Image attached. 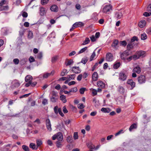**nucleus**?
<instances>
[{
  "label": "nucleus",
  "mask_w": 151,
  "mask_h": 151,
  "mask_svg": "<svg viewBox=\"0 0 151 151\" xmlns=\"http://www.w3.org/2000/svg\"><path fill=\"white\" fill-rule=\"evenodd\" d=\"M57 139L58 141H62L63 139V135L61 133L59 132L54 135L52 137L53 140H55Z\"/></svg>",
  "instance_id": "obj_1"
},
{
  "label": "nucleus",
  "mask_w": 151,
  "mask_h": 151,
  "mask_svg": "<svg viewBox=\"0 0 151 151\" xmlns=\"http://www.w3.org/2000/svg\"><path fill=\"white\" fill-rule=\"evenodd\" d=\"M112 10V6L110 4L106 5L103 8L102 12L104 13H107L108 12H110Z\"/></svg>",
  "instance_id": "obj_2"
},
{
  "label": "nucleus",
  "mask_w": 151,
  "mask_h": 151,
  "mask_svg": "<svg viewBox=\"0 0 151 151\" xmlns=\"http://www.w3.org/2000/svg\"><path fill=\"white\" fill-rule=\"evenodd\" d=\"M119 41L117 40H114L112 44L111 47H112L115 50H117L119 47L118 45Z\"/></svg>",
  "instance_id": "obj_3"
},
{
  "label": "nucleus",
  "mask_w": 151,
  "mask_h": 151,
  "mask_svg": "<svg viewBox=\"0 0 151 151\" xmlns=\"http://www.w3.org/2000/svg\"><path fill=\"white\" fill-rule=\"evenodd\" d=\"M106 59L108 61H112L113 60L112 54L110 52L107 53L106 55Z\"/></svg>",
  "instance_id": "obj_4"
},
{
  "label": "nucleus",
  "mask_w": 151,
  "mask_h": 151,
  "mask_svg": "<svg viewBox=\"0 0 151 151\" xmlns=\"http://www.w3.org/2000/svg\"><path fill=\"white\" fill-rule=\"evenodd\" d=\"M138 81L139 83L140 84L144 83L146 81L145 76L143 75H140L138 78Z\"/></svg>",
  "instance_id": "obj_5"
},
{
  "label": "nucleus",
  "mask_w": 151,
  "mask_h": 151,
  "mask_svg": "<svg viewBox=\"0 0 151 151\" xmlns=\"http://www.w3.org/2000/svg\"><path fill=\"white\" fill-rule=\"evenodd\" d=\"M45 124L47 130L50 132L52 130L51 125L50 121L49 119H47L46 120Z\"/></svg>",
  "instance_id": "obj_6"
},
{
  "label": "nucleus",
  "mask_w": 151,
  "mask_h": 151,
  "mask_svg": "<svg viewBox=\"0 0 151 151\" xmlns=\"http://www.w3.org/2000/svg\"><path fill=\"white\" fill-rule=\"evenodd\" d=\"M127 76L123 72H121L119 75V79L122 81H124L126 80Z\"/></svg>",
  "instance_id": "obj_7"
},
{
  "label": "nucleus",
  "mask_w": 151,
  "mask_h": 151,
  "mask_svg": "<svg viewBox=\"0 0 151 151\" xmlns=\"http://www.w3.org/2000/svg\"><path fill=\"white\" fill-rule=\"evenodd\" d=\"M129 55V52L128 50H126L124 51L123 53H121L120 57L122 59L125 60L127 56Z\"/></svg>",
  "instance_id": "obj_8"
},
{
  "label": "nucleus",
  "mask_w": 151,
  "mask_h": 151,
  "mask_svg": "<svg viewBox=\"0 0 151 151\" xmlns=\"http://www.w3.org/2000/svg\"><path fill=\"white\" fill-rule=\"evenodd\" d=\"M12 88H18L20 85V83L19 81L17 80H15L12 81Z\"/></svg>",
  "instance_id": "obj_9"
},
{
  "label": "nucleus",
  "mask_w": 151,
  "mask_h": 151,
  "mask_svg": "<svg viewBox=\"0 0 151 151\" xmlns=\"http://www.w3.org/2000/svg\"><path fill=\"white\" fill-rule=\"evenodd\" d=\"M58 98V96L57 93H53L52 94V96L50 98L51 101L53 102H56Z\"/></svg>",
  "instance_id": "obj_10"
},
{
  "label": "nucleus",
  "mask_w": 151,
  "mask_h": 151,
  "mask_svg": "<svg viewBox=\"0 0 151 151\" xmlns=\"http://www.w3.org/2000/svg\"><path fill=\"white\" fill-rule=\"evenodd\" d=\"M127 83L131 86V89H132L135 86V83L132 79H128L127 81Z\"/></svg>",
  "instance_id": "obj_11"
},
{
  "label": "nucleus",
  "mask_w": 151,
  "mask_h": 151,
  "mask_svg": "<svg viewBox=\"0 0 151 151\" xmlns=\"http://www.w3.org/2000/svg\"><path fill=\"white\" fill-rule=\"evenodd\" d=\"M99 78L98 74L97 72H94L92 75V79L94 81H96Z\"/></svg>",
  "instance_id": "obj_12"
},
{
  "label": "nucleus",
  "mask_w": 151,
  "mask_h": 151,
  "mask_svg": "<svg viewBox=\"0 0 151 151\" xmlns=\"http://www.w3.org/2000/svg\"><path fill=\"white\" fill-rule=\"evenodd\" d=\"M72 71L76 73H79L81 72V70L78 67H73Z\"/></svg>",
  "instance_id": "obj_13"
},
{
  "label": "nucleus",
  "mask_w": 151,
  "mask_h": 151,
  "mask_svg": "<svg viewBox=\"0 0 151 151\" xmlns=\"http://www.w3.org/2000/svg\"><path fill=\"white\" fill-rule=\"evenodd\" d=\"M145 52L143 51L140 50L137 51L136 52V54L138 55V57L139 58L142 56V57L144 56V55L145 54Z\"/></svg>",
  "instance_id": "obj_14"
},
{
  "label": "nucleus",
  "mask_w": 151,
  "mask_h": 151,
  "mask_svg": "<svg viewBox=\"0 0 151 151\" xmlns=\"http://www.w3.org/2000/svg\"><path fill=\"white\" fill-rule=\"evenodd\" d=\"M98 87L102 88H104L105 87V84L101 81H99L97 82V83Z\"/></svg>",
  "instance_id": "obj_15"
},
{
  "label": "nucleus",
  "mask_w": 151,
  "mask_h": 151,
  "mask_svg": "<svg viewBox=\"0 0 151 151\" xmlns=\"http://www.w3.org/2000/svg\"><path fill=\"white\" fill-rule=\"evenodd\" d=\"M133 72L137 73H139L141 71L140 68L139 66H136L134 67L132 70Z\"/></svg>",
  "instance_id": "obj_16"
},
{
  "label": "nucleus",
  "mask_w": 151,
  "mask_h": 151,
  "mask_svg": "<svg viewBox=\"0 0 151 151\" xmlns=\"http://www.w3.org/2000/svg\"><path fill=\"white\" fill-rule=\"evenodd\" d=\"M122 17V14L120 12H116L115 13V17L117 19H120Z\"/></svg>",
  "instance_id": "obj_17"
},
{
  "label": "nucleus",
  "mask_w": 151,
  "mask_h": 151,
  "mask_svg": "<svg viewBox=\"0 0 151 151\" xmlns=\"http://www.w3.org/2000/svg\"><path fill=\"white\" fill-rule=\"evenodd\" d=\"M84 24L81 22H76L74 24V26H76V27H81L84 26Z\"/></svg>",
  "instance_id": "obj_18"
},
{
  "label": "nucleus",
  "mask_w": 151,
  "mask_h": 151,
  "mask_svg": "<svg viewBox=\"0 0 151 151\" xmlns=\"http://www.w3.org/2000/svg\"><path fill=\"white\" fill-rule=\"evenodd\" d=\"M32 80V77L29 75H27L26 76L25 78V81L27 82H31Z\"/></svg>",
  "instance_id": "obj_19"
},
{
  "label": "nucleus",
  "mask_w": 151,
  "mask_h": 151,
  "mask_svg": "<svg viewBox=\"0 0 151 151\" xmlns=\"http://www.w3.org/2000/svg\"><path fill=\"white\" fill-rule=\"evenodd\" d=\"M50 10L52 11L57 12L58 11V8L57 5H52L50 8Z\"/></svg>",
  "instance_id": "obj_20"
},
{
  "label": "nucleus",
  "mask_w": 151,
  "mask_h": 151,
  "mask_svg": "<svg viewBox=\"0 0 151 151\" xmlns=\"http://www.w3.org/2000/svg\"><path fill=\"white\" fill-rule=\"evenodd\" d=\"M146 24V21L145 20H143L141 21L139 23V26L141 28L144 27Z\"/></svg>",
  "instance_id": "obj_21"
},
{
  "label": "nucleus",
  "mask_w": 151,
  "mask_h": 151,
  "mask_svg": "<svg viewBox=\"0 0 151 151\" xmlns=\"http://www.w3.org/2000/svg\"><path fill=\"white\" fill-rule=\"evenodd\" d=\"M118 90L119 92L121 94H123L125 91L124 88L121 86H119L118 88Z\"/></svg>",
  "instance_id": "obj_22"
},
{
  "label": "nucleus",
  "mask_w": 151,
  "mask_h": 151,
  "mask_svg": "<svg viewBox=\"0 0 151 151\" xmlns=\"http://www.w3.org/2000/svg\"><path fill=\"white\" fill-rule=\"evenodd\" d=\"M101 111L104 113H109L111 111V109L108 108H102Z\"/></svg>",
  "instance_id": "obj_23"
},
{
  "label": "nucleus",
  "mask_w": 151,
  "mask_h": 151,
  "mask_svg": "<svg viewBox=\"0 0 151 151\" xmlns=\"http://www.w3.org/2000/svg\"><path fill=\"white\" fill-rule=\"evenodd\" d=\"M137 127V124L134 123L132 124L130 127L129 128V130L130 132H131L132 130L133 129H136Z\"/></svg>",
  "instance_id": "obj_24"
},
{
  "label": "nucleus",
  "mask_w": 151,
  "mask_h": 151,
  "mask_svg": "<svg viewBox=\"0 0 151 151\" xmlns=\"http://www.w3.org/2000/svg\"><path fill=\"white\" fill-rule=\"evenodd\" d=\"M9 9L8 6H2L0 7V11L7 10Z\"/></svg>",
  "instance_id": "obj_25"
},
{
  "label": "nucleus",
  "mask_w": 151,
  "mask_h": 151,
  "mask_svg": "<svg viewBox=\"0 0 151 151\" xmlns=\"http://www.w3.org/2000/svg\"><path fill=\"white\" fill-rule=\"evenodd\" d=\"M133 48V45L132 43H129L127 45V50L128 51L130 50Z\"/></svg>",
  "instance_id": "obj_26"
},
{
  "label": "nucleus",
  "mask_w": 151,
  "mask_h": 151,
  "mask_svg": "<svg viewBox=\"0 0 151 151\" xmlns=\"http://www.w3.org/2000/svg\"><path fill=\"white\" fill-rule=\"evenodd\" d=\"M8 31V30L6 28H4L1 29V32L3 35H6L7 34Z\"/></svg>",
  "instance_id": "obj_27"
},
{
  "label": "nucleus",
  "mask_w": 151,
  "mask_h": 151,
  "mask_svg": "<svg viewBox=\"0 0 151 151\" xmlns=\"http://www.w3.org/2000/svg\"><path fill=\"white\" fill-rule=\"evenodd\" d=\"M60 99L62 101L63 103H65L67 101V100L66 99V97L63 95H62L60 97Z\"/></svg>",
  "instance_id": "obj_28"
},
{
  "label": "nucleus",
  "mask_w": 151,
  "mask_h": 151,
  "mask_svg": "<svg viewBox=\"0 0 151 151\" xmlns=\"http://www.w3.org/2000/svg\"><path fill=\"white\" fill-rule=\"evenodd\" d=\"M76 76V75L75 74H73L68 76L67 77V79L70 80L71 79L73 80L75 78Z\"/></svg>",
  "instance_id": "obj_29"
},
{
  "label": "nucleus",
  "mask_w": 151,
  "mask_h": 151,
  "mask_svg": "<svg viewBox=\"0 0 151 151\" xmlns=\"http://www.w3.org/2000/svg\"><path fill=\"white\" fill-rule=\"evenodd\" d=\"M90 42V40L89 38L88 37H86V38L85 40L83 41V42L82 44V45H86L89 43Z\"/></svg>",
  "instance_id": "obj_30"
},
{
  "label": "nucleus",
  "mask_w": 151,
  "mask_h": 151,
  "mask_svg": "<svg viewBox=\"0 0 151 151\" xmlns=\"http://www.w3.org/2000/svg\"><path fill=\"white\" fill-rule=\"evenodd\" d=\"M67 141L68 143H71L73 142L72 136H68L67 139Z\"/></svg>",
  "instance_id": "obj_31"
},
{
  "label": "nucleus",
  "mask_w": 151,
  "mask_h": 151,
  "mask_svg": "<svg viewBox=\"0 0 151 151\" xmlns=\"http://www.w3.org/2000/svg\"><path fill=\"white\" fill-rule=\"evenodd\" d=\"M45 13V8L43 7H41L40 9V14L42 15H43Z\"/></svg>",
  "instance_id": "obj_32"
},
{
  "label": "nucleus",
  "mask_w": 151,
  "mask_h": 151,
  "mask_svg": "<svg viewBox=\"0 0 151 151\" xmlns=\"http://www.w3.org/2000/svg\"><path fill=\"white\" fill-rule=\"evenodd\" d=\"M29 147L32 148L33 150L37 149V147L36 148V146L35 144L34 143H31L29 144Z\"/></svg>",
  "instance_id": "obj_33"
},
{
  "label": "nucleus",
  "mask_w": 151,
  "mask_h": 151,
  "mask_svg": "<svg viewBox=\"0 0 151 151\" xmlns=\"http://www.w3.org/2000/svg\"><path fill=\"white\" fill-rule=\"evenodd\" d=\"M147 37L145 33H143L141 35V39L142 40H145L147 39Z\"/></svg>",
  "instance_id": "obj_34"
},
{
  "label": "nucleus",
  "mask_w": 151,
  "mask_h": 151,
  "mask_svg": "<svg viewBox=\"0 0 151 151\" xmlns=\"http://www.w3.org/2000/svg\"><path fill=\"white\" fill-rule=\"evenodd\" d=\"M88 58L87 57H85L82 59L81 62L84 64H85L88 61Z\"/></svg>",
  "instance_id": "obj_35"
},
{
  "label": "nucleus",
  "mask_w": 151,
  "mask_h": 151,
  "mask_svg": "<svg viewBox=\"0 0 151 151\" xmlns=\"http://www.w3.org/2000/svg\"><path fill=\"white\" fill-rule=\"evenodd\" d=\"M37 145V147L40 146L42 144V141L40 139H37L36 140Z\"/></svg>",
  "instance_id": "obj_36"
},
{
  "label": "nucleus",
  "mask_w": 151,
  "mask_h": 151,
  "mask_svg": "<svg viewBox=\"0 0 151 151\" xmlns=\"http://www.w3.org/2000/svg\"><path fill=\"white\" fill-rule=\"evenodd\" d=\"M58 56L57 55L55 56L52 57L51 61L52 63H55L58 59Z\"/></svg>",
  "instance_id": "obj_37"
},
{
  "label": "nucleus",
  "mask_w": 151,
  "mask_h": 151,
  "mask_svg": "<svg viewBox=\"0 0 151 151\" xmlns=\"http://www.w3.org/2000/svg\"><path fill=\"white\" fill-rule=\"evenodd\" d=\"M68 73L67 70L65 69H64L61 72V76H63L65 74Z\"/></svg>",
  "instance_id": "obj_38"
},
{
  "label": "nucleus",
  "mask_w": 151,
  "mask_h": 151,
  "mask_svg": "<svg viewBox=\"0 0 151 151\" xmlns=\"http://www.w3.org/2000/svg\"><path fill=\"white\" fill-rule=\"evenodd\" d=\"M120 62H117L115 63L114 65V68L115 69H117L120 66Z\"/></svg>",
  "instance_id": "obj_39"
},
{
  "label": "nucleus",
  "mask_w": 151,
  "mask_h": 151,
  "mask_svg": "<svg viewBox=\"0 0 151 151\" xmlns=\"http://www.w3.org/2000/svg\"><path fill=\"white\" fill-rule=\"evenodd\" d=\"M87 49V47H84L81 50L78 52V54H81L84 52Z\"/></svg>",
  "instance_id": "obj_40"
},
{
  "label": "nucleus",
  "mask_w": 151,
  "mask_h": 151,
  "mask_svg": "<svg viewBox=\"0 0 151 151\" xmlns=\"http://www.w3.org/2000/svg\"><path fill=\"white\" fill-rule=\"evenodd\" d=\"M90 90L92 91V94L93 96H95L97 94V90L92 88H91Z\"/></svg>",
  "instance_id": "obj_41"
},
{
  "label": "nucleus",
  "mask_w": 151,
  "mask_h": 151,
  "mask_svg": "<svg viewBox=\"0 0 151 151\" xmlns=\"http://www.w3.org/2000/svg\"><path fill=\"white\" fill-rule=\"evenodd\" d=\"M60 141H58L56 142V146L58 148H60L62 146V145L61 142H60Z\"/></svg>",
  "instance_id": "obj_42"
},
{
  "label": "nucleus",
  "mask_w": 151,
  "mask_h": 151,
  "mask_svg": "<svg viewBox=\"0 0 151 151\" xmlns=\"http://www.w3.org/2000/svg\"><path fill=\"white\" fill-rule=\"evenodd\" d=\"M33 33L31 31H29L28 34V37L29 39H31L33 37Z\"/></svg>",
  "instance_id": "obj_43"
},
{
  "label": "nucleus",
  "mask_w": 151,
  "mask_h": 151,
  "mask_svg": "<svg viewBox=\"0 0 151 151\" xmlns=\"http://www.w3.org/2000/svg\"><path fill=\"white\" fill-rule=\"evenodd\" d=\"M22 148L24 151H29V147L25 145H22Z\"/></svg>",
  "instance_id": "obj_44"
},
{
  "label": "nucleus",
  "mask_w": 151,
  "mask_h": 151,
  "mask_svg": "<svg viewBox=\"0 0 151 151\" xmlns=\"http://www.w3.org/2000/svg\"><path fill=\"white\" fill-rule=\"evenodd\" d=\"M6 0H2L0 1V7L3 6L6 4Z\"/></svg>",
  "instance_id": "obj_45"
},
{
  "label": "nucleus",
  "mask_w": 151,
  "mask_h": 151,
  "mask_svg": "<svg viewBox=\"0 0 151 151\" xmlns=\"http://www.w3.org/2000/svg\"><path fill=\"white\" fill-rule=\"evenodd\" d=\"M120 44L122 46L125 47L127 44V42L126 41L123 40L120 41Z\"/></svg>",
  "instance_id": "obj_46"
},
{
  "label": "nucleus",
  "mask_w": 151,
  "mask_h": 151,
  "mask_svg": "<svg viewBox=\"0 0 151 151\" xmlns=\"http://www.w3.org/2000/svg\"><path fill=\"white\" fill-rule=\"evenodd\" d=\"M96 55L95 52V51H94L93 52L90 58V61H91L93 60V58H94Z\"/></svg>",
  "instance_id": "obj_47"
},
{
  "label": "nucleus",
  "mask_w": 151,
  "mask_h": 151,
  "mask_svg": "<svg viewBox=\"0 0 151 151\" xmlns=\"http://www.w3.org/2000/svg\"><path fill=\"white\" fill-rule=\"evenodd\" d=\"M138 40L137 37L136 36H134L132 38L131 40V41L132 42L135 41H138Z\"/></svg>",
  "instance_id": "obj_48"
},
{
  "label": "nucleus",
  "mask_w": 151,
  "mask_h": 151,
  "mask_svg": "<svg viewBox=\"0 0 151 151\" xmlns=\"http://www.w3.org/2000/svg\"><path fill=\"white\" fill-rule=\"evenodd\" d=\"M78 91V89H77V87H75L71 89L70 90V92H76Z\"/></svg>",
  "instance_id": "obj_49"
},
{
  "label": "nucleus",
  "mask_w": 151,
  "mask_h": 151,
  "mask_svg": "<svg viewBox=\"0 0 151 151\" xmlns=\"http://www.w3.org/2000/svg\"><path fill=\"white\" fill-rule=\"evenodd\" d=\"M19 60L17 58L14 59L13 60V62L15 65H17L19 63Z\"/></svg>",
  "instance_id": "obj_50"
},
{
  "label": "nucleus",
  "mask_w": 151,
  "mask_h": 151,
  "mask_svg": "<svg viewBox=\"0 0 151 151\" xmlns=\"http://www.w3.org/2000/svg\"><path fill=\"white\" fill-rule=\"evenodd\" d=\"M74 138L75 139H78V136L77 132H75L73 135Z\"/></svg>",
  "instance_id": "obj_51"
},
{
  "label": "nucleus",
  "mask_w": 151,
  "mask_h": 151,
  "mask_svg": "<svg viewBox=\"0 0 151 151\" xmlns=\"http://www.w3.org/2000/svg\"><path fill=\"white\" fill-rule=\"evenodd\" d=\"M88 146V148L91 150L94 149L95 146L94 145L92 144H91L90 145H89Z\"/></svg>",
  "instance_id": "obj_52"
},
{
  "label": "nucleus",
  "mask_w": 151,
  "mask_h": 151,
  "mask_svg": "<svg viewBox=\"0 0 151 151\" xmlns=\"http://www.w3.org/2000/svg\"><path fill=\"white\" fill-rule=\"evenodd\" d=\"M86 88H81L79 90V92L81 94H83L84 93Z\"/></svg>",
  "instance_id": "obj_53"
},
{
  "label": "nucleus",
  "mask_w": 151,
  "mask_h": 151,
  "mask_svg": "<svg viewBox=\"0 0 151 151\" xmlns=\"http://www.w3.org/2000/svg\"><path fill=\"white\" fill-rule=\"evenodd\" d=\"M42 57V52H39L37 55V57L39 59H41Z\"/></svg>",
  "instance_id": "obj_54"
},
{
  "label": "nucleus",
  "mask_w": 151,
  "mask_h": 151,
  "mask_svg": "<svg viewBox=\"0 0 151 151\" xmlns=\"http://www.w3.org/2000/svg\"><path fill=\"white\" fill-rule=\"evenodd\" d=\"M50 76V75L49 73H46L43 75V77L44 78H47Z\"/></svg>",
  "instance_id": "obj_55"
},
{
  "label": "nucleus",
  "mask_w": 151,
  "mask_h": 151,
  "mask_svg": "<svg viewBox=\"0 0 151 151\" xmlns=\"http://www.w3.org/2000/svg\"><path fill=\"white\" fill-rule=\"evenodd\" d=\"M58 113L62 116H64V114L62 113V111L61 109L60 108H59L58 109Z\"/></svg>",
  "instance_id": "obj_56"
},
{
  "label": "nucleus",
  "mask_w": 151,
  "mask_h": 151,
  "mask_svg": "<svg viewBox=\"0 0 151 151\" xmlns=\"http://www.w3.org/2000/svg\"><path fill=\"white\" fill-rule=\"evenodd\" d=\"M78 107L79 109H82L84 107V106L83 104L80 103L78 104Z\"/></svg>",
  "instance_id": "obj_57"
},
{
  "label": "nucleus",
  "mask_w": 151,
  "mask_h": 151,
  "mask_svg": "<svg viewBox=\"0 0 151 151\" xmlns=\"http://www.w3.org/2000/svg\"><path fill=\"white\" fill-rule=\"evenodd\" d=\"M49 0H41V3L43 5H45L47 3Z\"/></svg>",
  "instance_id": "obj_58"
},
{
  "label": "nucleus",
  "mask_w": 151,
  "mask_h": 151,
  "mask_svg": "<svg viewBox=\"0 0 151 151\" xmlns=\"http://www.w3.org/2000/svg\"><path fill=\"white\" fill-rule=\"evenodd\" d=\"M143 15L145 17H148L151 15V12H145L143 13Z\"/></svg>",
  "instance_id": "obj_59"
},
{
  "label": "nucleus",
  "mask_w": 151,
  "mask_h": 151,
  "mask_svg": "<svg viewBox=\"0 0 151 151\" xmlns=\"http://www.w3.org/2000/svg\"><path fill=\"white\" fill-rule=\"evenodd\" d=\"M58 107L57 106H55L54 108V111L56 114L58 113Z\"/></svg>",
  "instance_id": "obj_60"
},
{
  "label": "nucleus",
  "mask_w": 151,
  "mask_h": 151,
  "mask_svg": "<svg viewBox=\"0 0 151 151\" xmlns=\"http://www.w3.org/2000/svg\"><path fill=\"white\" fill-rule=\"evenodd\" d=\"M24 29H22L20 30V31H19V34L20 36L21 37L24 34Z\"/></svg>",
  "instance_id": "obj_61"
},
{
  "label": "nucleus",
  "mask_w": 151,
  "mask_h": 151,
  "mask_svg": "<svg viewBox=\"0 0 151 151\" xmlns=\"http://www.w3.org/2000/svg\"><path fill=\"white\" fill-rule=\"evenodd\" d=\"M73 63V60H69L67 63L66 64V65H69L72 64Z\"/></svg>",
  "instance_id": "obj_62"
},
{
  "label": "nucleus",
  "mask_w": 151,
  "mask_h": 151,
  "mask_svg": "<svg viewBox=\"0 0 151 151\" xmlns=\"http://www.w3.org/2000/svg\"><path fill=\"white\" fill-rule=\"evenodd\" d=\"M47 100L46 99H44L42 101V104L45 105L48 104Z\"/></svg>",
  "instance_id": "obj_63"
},
{
  "label": "nucleus",
  "mask_w": 151,
  "mask_h": 151,
  "mask_svg": "<svg viewBox=\"0 0 151 151\" xmlns=\"http://www.w3.org/2000/svg\"><path fill=\"white\" fill-rule=\"evenodd\" d=\"M146 32L147 34L151 35V28L150 27L147 29Z\"/></svg>",
  "instance_id": "obj_64"
}]
</instances>
